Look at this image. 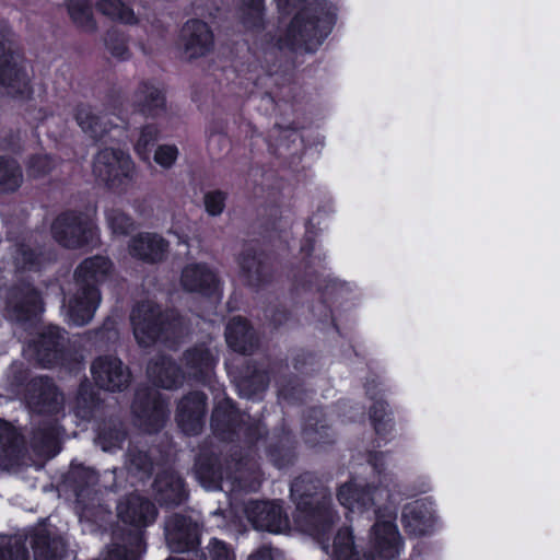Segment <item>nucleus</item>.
Segmentation results:
<instances>
[{
  "instance_id": "obj_8",
  "label": "nucleus",
  "mask_w": 560,
  "mask_h": 560,
  "mask_svg": "<svg viewBox=\"0 0 560 560\" xmlns=\"http://www.w3.org/2000/svg\"><path fill=\"white\" fill-rule=\"evenodd\" d=\"M93 173L109 188L121 189L132 179L135 164L128 153L106 148L96 154Z\"/></svg>"
},
{
  "instance_id": "obj_46",
  "label": "nucleus",
  "mask_w": 560,
  "mask_h": 560,
  "mask_svg": "<svg viewBox=\"0 0 560 560\" xmlns=\"http://www.w3.org/2000/svg\"><path fill=\"white\" fill-rule=\"evenodd\" d=\"M0 560H28L26 549L20 545H10L0 549Z\"/></svg>"
},
{
  "instance_id": "obj_24",
  "label": "nucleus",
  "mask_w": 560,
  "mask_h": 560,
  "mask_svg": "<svg viewBox=\"0 0 560 560\" xmlns=\"http://www.w3.org/2000/svg\"><path fill=\"white\" fill-rule=\"evenodd\" d=\"M184 361L188 373L199 377L206 376L212 371L217 358L210 348L200 345L186 351Z\"/></svg>"
},
{
  "instance_id": "obj_16",
  "label": "nucleus",
  "mask_w": 560,
  "mask_h": 560,
  "mask_svg": "<svg viewBox=\"0 0 560 560\" xmlns=\"http://www.w3.org/2000/svg\"><path fill=\"white\" fill-rule=\"evenodd\" d=\"M167 242L156 233H139L130 238L129 254L140 260L156 262L163 259L167 250Z\"/></svg>"
},
{
  "instance_id": "obj_19",
  "label": "nucleus",
  "mask_w": 560,
  "mask_h": 560,
  "mask_svg": "<svg viewBox=\"0 0 560 560\" xmlns=\"http://www.w3.org/2000/svg\"><path fill=\"white\" fill-rule=\"evenodd\" d=\"M182 285L191 292L211 293L218 288V279L213 271L200 264H190L182 272Z\"/></svg>"
},
{
  "instance_id": "obj_4",
  "label": "nucleus",
  "mask_w": 560,
  "mask_h": 560,
  "mask_svg": "<svg viewBox=\"0 0 560 560\" xmlns=\"http://www.w3.org/2000/svg\"><path fill=\"white\" fill-rule=\"evenodd\" d=\"M312 483L310 476L296 478L291 485V495L298 500V514L294 522L299 529L320 539L332 524L338 520L337 514L331 510L330 502L323 501L316 506H311L306 498L311 497ZM315 488L312 486V489Z\"/></svg>"
},
{
  "instance_id": "obj_6",
  "label": "nucleus",
  "mask_w": 560,
  "mask_h": 560,
  "mask_svg": "<svg viewBox=\"0 0 560 560\" xmlns=\"http://www.w3.org/2000/svg\"><path fill=\"white\" fill-rule=\"evenodd\" d=\"M334 24V14L322 4L305 8L291 23L288 40L292 45H305L306 50L318 46Z\"/></svg>"
},
{
  "instance_id": "obj_14",
  "label": "nucleus",
  "mask_w": 560,
  "mask_h": 560,
  "mask_svg": "<svg viewBox=\"0 0 560 560\" xmlns=\"http://www.w3.org/2000/svg\"><path fill=\"white\" fill-rule=\"evenodd\" d=\"M206 412V396L191 393L184 397L177 408L176 420L186 434L194 435L201 431Z\"/></svg>"
},
{
  "instance_id": "obj_32",
  "label": "nucleus",
  "mask_w": 560,
  "mask_h": 560,
  "mask_svg": "<svg viewBox=\"0 0 560 560\" xmlns=\"http://www.w3.org/2000/svg\"><path fill=\"white\" fill-rule=\"evenodd\" d=\"M23 180L22 171L13 160L0 158V192L18 189Z\"/></svg>"
},
{
  "instance_id": "obj_25",
  "label": "nucleus",
  "mask_w": 560,
  "mask_h": 560,
  "mask_svg": "<svg viewBox=\"0 0 560 560\" xmlns=\"http://www.w3.org/2000/svg\"><path fill=\"white\" fill-rule=\"evenodd\" d=\"M145 552V544L140 530L130 533L124 545L114 544L102 560H138Z\"/></svg>"
},
{
  "instance_id": "obj_26",
  "label": "nucleus",
  "mask_w": 560,
  "mask_h": 560,
  "mask_svg": "<svg viewBox=\"0 0 560 560\" xmlns=\"http://www.w3.org/2000/svg\"><path fill=\"white\" fill-rule=\"evenodd\" d=\"M135 104L143 114L155 116L163 110L165 100L159 86L143 83L135 93Z\"/></svg>"
},
{
  "instance_id": "obj_10",
  "label": "nucleus",
  "mask_w": 560,
  "mask_h": 560,
  "mask_svg": "<svg viewBox=\"0 0 560 560\" xmlns=\"http://www.w3.org/2000/svg\"><path fill=\"white\" fill-rule=\"evenodd\" d=\"M91 372L96 385L110 392L121 390L130 381L128 369L118 358L112 355L97 358Z\"/></svg>"
},
{
  "instance_id": "obj_47",
  "label": "nucleus",
  "mask_w": 560,
  "mask_h": 560,
  "mask_svg": "<svg viewBox=\"0 0 560 560\" xmlns=\"http://www.w3.org/2000/svg\"><path fill=\"white\" fill-rule=\"evenodd\" d=\"M386 416V406L383 401H377L371 409V419L377 433L383 430V420Z\"/></svg>"
},
{
  "instance_id": "obj_29",
  "label": "nucleus",
  "mask_w": 560,
  "mask_h": 560,
  "mask_svg": "<svg viewBox=\"0 0 560 560\" xmlns=\"http://www.w3.org/2000/svg\"><path fill=\"white\" fill-rule=\"evenodd\" d=\"M75 120L85 133L95 139L103 137L109 130L110 121L108 117L94 114L88 106L77 108Z\"/></svg>"
},
{
  "instance_id": "obj_31",
  "label": "nucleus",
  "mask_w": 560,
  "mask_h": 560,
  "mask_svg": "<svg viewBox=\"0 0 560 560\" xmlns=\"http://www.w3.org/2000/svg\"><path fill=\"white\" fill-rule=\"evenodd\" d=\"M40 383V395L37 402H33L34 407L38 409L39 412H57L59 411L63 397L60 393H58L55 385L48 380H39Z\"/></svg>"
},
{
  "instance_id": "obj_45",
  "label": "nucleus",
  "mask_w": 560,
  "mask_h": 560,
  "mask_svg": "<svg viewBox=\"0 0 560 560\" xmlns=\"http://www.w3.org/2000/svg\"><path fill=\"white\" fill-rule=\"evenodd\" d=\"M52 168V161L47 155H38L30 161L28 172L32 176L38 177Z\"/></svg>"
},
{
  "instance_id": "obj_17",
  "label": "nucleus",
  "mask_w": 560,
  "mask_h": 560,
  "mask_svg": "<svg viewBox=\"0 0 560 560\" xmlns=\"http://www.w3.org/2000/svg\"><path fill=\"white\" fill-rule=\"evenodd\" d=\"M117 511L122 522L138 527L151 524L156 516L155 506L138 494L128 495L118 504Z\"/></svg>"
},
{
  "instance_id": "obj_28",
  "label": "nucleus",
  "mask_w": 560,
  "mask_h": 560,
  "mask_svg": "<svg viewBox=\"0 0 560 560\" xmlns=\"http://www.w3.org/2000/svg\"><path fill=\"white\" fill-rule=\"evenodd\" d=\"M20 294L21 296L15 294L14 298L16 301L14 303L10 302L9 304L16 319H28L43 312L42 300L34 289L26 287Z\"/></svg>"
},
{
  "instance_id": "obj_37",
  "label": "nucleus",
  "mask_w": 560,
  "mask_h": 560,
  "mask_svg": "<svg viewBox=\"0 0 560 560\" xmlns=\"http://www.w3.org/2000/svg\"><path fill=\"white\" fill-rule=\"evenodd\" d=\"M158 137L159 131L153 125H147L141 129L139 139L135 144V150L140 159L149 161L151 148L158 140Z\"/></svg>"
},
{
  "instance_id": "obj_18",
  "label": "nucleus",
  "mask_w": 560,
  "mask_h": 560,
  "mask_svg": "<svg viewBox=\"0 0 560 560\" xmlns=\"http://www.w3.org/2000/svg\"><path fill=\"white\" fill-rule=\"evenodd\" d=\"M402 523L406 530L413 536L428 534L434 524L432 508L423 501H415L405 506Z\"/></svg>"
},
{
  "instance_id": "obj_7",
  "label": "nucleus",
  "mask_w": 560,
  "mask_h": 560,
  "mask_svg": "<svg viewBox=\"0 0 560 560\" xmlns=\"http://www.w3.org/2000/svg\"><path fill=\"white\" fill-rule=\"evenodd\" d=\"M54 238L63 247L77 248L83 245H95L98 242V230L88 214L67 212L59 215L52 223Z\"/></svg>"
},
{
  "instance_id": "obj_50",
  "label": "nucleus",
  "mask_w": 560,
  "mask_h": 560,
  "mask_svg": "<svg viewBox=\"0 0 560 560\" xmlns=\"http://www.w3.org/2000/svg\"><path fill=\"white\" fill-rule=\"evenodd\" d=\"M370 463L374 467V469L381 474L384 466V455L383 454H373L370 457Z\"/></svg>"
},
{
  "instance_id": "obj_41",
  "label": "nucleus",
  "mask_w": 560,
  "mask_h": 560,
  "mask_svg": "<svg viewBox=\"0 0 560 560\" xmlns=\"http://www.w3.org/2000/svg\"><path fill=\"white\" fill-rule=\"evenodd\" d=\"M178 153L176 145L163 144L155 150L154 161L164 168H171L175 164Z\"/></svg>"
},
{
  "instance_id": "obj_30",
  "label": "nucleus",
  "mask_w": 560,
  "mask_h": 560,
  "mask_svg": "<svg viewBox=\"0 0 560 560\" xmlns=\"http://www.w3.org/2000/svg\"><path fill=\"white\" fill-rule=\"evenodd\" d=\"M323 549L329 553L328 546L322 541ZM331 560H362L358 557L353 549V536L349 528L338 532L334 539L330 551ZM363 560H369L364 558Z\"/></svg>"
},
{
  "instance_id": "obj_33",
  "label": "nucleus",
  "mask_w": 560,
  "mask_h": 560,
  "mask_svg": "<svg viewBox=\"0 0 560 560\" xmlns=\"http://www.w3.org/2000/svg\"><path fill=\"white\" fill-rule=\"evenodd\" d=\"M97 10L115 21L127 24L136 22L133 11L120 0H102L97 3Z\"/></svg>"
},
{
  "instance_id": "obj_38",
  "label": "nucleus",
  "mask_w": 560,
  "mask_h": 560,
  "mask_svg": "<svg viewBox=\"0 0 560 560\" xmlns=\"http://www.w3.org/2000/svg\"><path fill=\"white\" fill-rule=\"evenodd\" d=\"M240 267L245 281L250 285H256L261 280V265L255 255L246 254L240 258Z\"/></svg>"
},
{
  "instance_id": "obj_36",
  "label": "nucleus",
  "mask_w": 560,
  "mask_h": 560,
  "mask_svg": "<svg viewBox=\"0 0 560 560\" xmlns=\"http://www.w3.org/2000/svg\"><path fill=\"white\" fill-rule=\"evenodd\" d=\"M106 222L114 235H127L135 229L133 220L119 209L108 210Z\"/></svg>"
},
{
  "instance_id": "obj_39",
  "label": "nucleus",
  "mask_w": 560,
  "mask_h": 560,
  "mask_svg": "<svg viewBox=\"0 0 560 560\" xmlns=\"http://www.w3.org/2000/svg\"><path fill=\"white\" fill-rule=\"evenodd\" d=\"M14 253V264L18 268L32 269L39 266V256L28 245L22 244L16 246Z\"/></svg>"
},
{
  "instance_id": "obj_43",
  "label": "nucleus",
  "mask_w": 560,
  "mask_h": 560,
  "mask_svg": "<svg viewBox=\"0 0 560 560\" xmlns=\"http://www.w3.org/2000/svg\"><path fill=\"white\" fill-rule=\"evenodd\" d=\"M225 194L219 190L207 192L203 198L206 211L212 217L220 215L225 208Z\"/></svg>"
},
{
  "instance_id": "obj_51",
  "label": "nucleus",
  "mask_w": 560,
  "mask_h": 560,
  "mask_svg": "<svg viewBox=\"0 0 560 560\" xmlns=\"http://www.w3.org/2000/svg\"><path fill=\"white\" fill-rule=\"evenodd\" d=\"M127 52H128V50H127V48L125 46H120V47L112 49V54L114 56H116V57H119V58H125Z\"/></svg>"
},
{
  "instance_id": "obj_2",
  "label": "nucleus",
  "mask_w": 560,
  "mask_h": 560,
  "mask_svg": "<svg viewBox=\"0 0 560 560\" xmlns=\"http://www.w3.org/2000/svg\"><path fill=\"white\" fill-rule=\"evenodd\" d=\"M113 270L112 261L103 256L85 259L75 270V289L66 303V318L75 326L91 322L101 302L96 285L105 281Z\"/></svg>"
},
{
  "instance_id": "obj_34",
  "label": "nucleus",
  "mask_w": 560,
  "mask_h": 560,
  "mask_svg": "<svg viewBox=\"0 0 560 560\" xmlns=\"http://www.w3.org/2000/svg\"><path fill=\"white\" fill-rule=\"evenodd\" d=\"M68 10L72 21L83 31L92 32L95 30L92 10L86 0H70Z\"/></svg>"
},
{
  "instance_id": "obj_22",
  "label": "nucleus",
  "mask_w": 560,
  "mask_h": 560,
  "mask_svg": "<svg viewBox=\"0 0 560 560\" xmlns=\"http://www.w3.org/2000/svg\"><path fill=\"white\" fill-rule=\"evenodd\" d=\"M228 345L237 352L249 353L255 347V339L247 322L241 317L230 320L225 331Z\"/></svg>"
},
{
  "instance_id": "obj_12",
  "label": "nucleus",
  "mask_w": 560,
  "mask_h": 560,
  "mask_svg": "<svg viewBox=\"0 0 560 560\" xmlns=\"http://www.w3.org/2000/svg\"><path fill=\"white\" fill-rule=\"evenodd\" d=\"M198 526L190 518L172 515L165 523V537L173 552H185L198 544Z\"/></svg>"
},
{
  "instance_id": "obj_11",
  "label": "nucleus",
  "mask_w": 560,
  "mask_h": 560,
  "mask_svg": "<svg viewBox=\"0 0 560 560\" xmlns=\"http://www.w3.org/2000/svg\"><path fill=\"white\" fill-rule=\"evenodd\" d=\"M248 521L256 529L283 533L289 528V520L276 502H249L245 509Z\"/></svg>"
},
{
  "instance_id": "obj_15",
  "label": "nucleus",
  "mask_w": 560,
  "mask_h": 560,
  "mask_svg": "<svg viewBox=\"0 0 560 560\" xmlns=\"http://www.w3.org/2000/svg\"><path fill=\"white\" fill-rule=\"evenodd\" d=\"M63 337L58 327L46 328L27 351L44 366H51L59 362L62 357Z\"/></svg>"
},
{
  "instance_id": "obj_9",
  "label": "nucleus",
  "mask_w": 560,
  "mask_h": 560,
  "mask_svg": "<svg viewBox=\"0 0 560 560\" xmlns=\"http://www.w3.org/2000/svg\"><path fill=\"white\" fill-rule=\"evenodd\" d=\"M139 425L148 432L158 431L168 417V408L155 392L139 390L132 405Z\"/></svg>"
},
{
  "instance_id": "obj_1",
  "label": "nucleus",
  "mask_w": 560,
  "mask_h": 560,
  "mask_svg": "<svg viewBox=\"0 0 560 560\" xmlns=\"http://www.w3.org/2000/svg\"><path fill=\"white\" fill-rule=\"evenodd\" d=\"M339 503L349 512L364 513L375 508L376 521L370 533V549L373 560H394L401 550L402 542L395 524L393 505L397 498L383 485L373 491L351 480L340 486L337 492Z\"/></svg>"
},
{
  "instance_id": "obj_40",
  "label": "nucleus",
  "mask_w": 560,
  "mask_h": 560,
  "mask_svg": "<svg viewBox=\"0 0 560 560\" xmlns=\"http://www.w3.org/2000/svg\"><path fill=\"white\" fill-rule=\"evenodd\" d=\"M203 560H234V555L223 541L213 538L207 546Z\"/></svg>"
},
{
  "instance_id": "obj_13",
  "label": "nucleus",
  "mask_w": 560,
  "mask_h": 560,
  "mask_svg": "<svg viewBox=\"0 0 560 560\" xmlns=\"http://www.w3.org/2000/svg\"><path fill=\"white\" fill-rule=\"evenodd\" d=\"M180 45L187 58L202 57L212 49L213 35L206 23L188 21L180 33Z\"/></svg>"
},
{
  "instance_id": "obj_3",
  "label": "nucleus",
  "mask_w": 560,
  "mask_h": 560,
  "mask_svg": "<svg viewBox=\"0 0 560 560\" xmlns=\"http://www.w3.org/2000/svg\"><path fill=\"white\" fill-rule=\"evenodd\" d=\"M136 340L141 347H148L158 340L168 341L184 331L180 318L173 313L163 314L152 301L138 303L130 315Z\"/></svg>"
},
{
  "instance_id": "obj_49",
  "label": "nucleus",
  "mask_w": 560,
  "mask_h": 560,
  "mask_svg": "<svg viewBox=\"0 0 560 560\" xmlns=\"http://www.w3.org/2000/svg\"><path fill=\"white\" fill-rule=\"evenodd\" d=\"M248 560H278L272 549L262 547L250 555Z\"/></svg>"
},
{
  "instance_id": "obj_44",
  "label": "nucleus",
  "mask_w": 560,
  "mask_h": 560,
  "mask_svg": "<svg viewBox=\"0 0 560 560\" xmlns=\"http://www.w3.org/2000/svg\"><path fill=\"white\" fill-rule=\"evenodd\" d=\"M125 440V433L120 430H113L101 433L96 439V444L105 452H110L120 447Z\"/></svg>"
},
{
  "instance_id": "obj_42",
  "label": "nucleus",
  "mask_w": 560,
  "mask_h": 560,
  "mask_svg": "<svg viewBox=\"0 0 560 560\" xmlns=\"http://www.w3.org/2000/svg\"><path fill=\"white\" fill-rule=\"evenodd\" d=\"M243 7L247 10L244 24L248 27L259 25L262 18V0H242Z\"/></svg>"
},
{
  "instance_id": "obj_20",
  "label": "nucleus",
  "mask_w": 560,
  "mask_h": 560,
  "mask_svg": "<svg viewBox=\"0 0 560 560\" xmlns=\"http://www.w3.org/2000/svg\"><path fill=\"white\" fill-rule=\"evenodd\" d=\"M237 466L236 470L240 474V476L232 477L229 472H226L225 477L222 471H215L212 467H207L201 463H198L196 468V476L200 482V485L207 489V490H217L223 488L224 480L229 481L231 479L232 487L230 488L231 491L237 490V489H246V486L242 483L243 478V464L242 462H238L235 464Z\"/></svg>"
},
{
  "instance_id": "obj_21",
  "label": "nucleus",
  "mask_w": 560,
  "mask_h": 560,
  "mask_svg": "<svg viewBox=\"0 0 560 560\" xmlns=\"http://www.w3.org/2000/svg\"><path fill=\"white\" fill-rule=\"evenodd\" d=\"M158 500L163 504H179L186 498L183 480L175 472H164L155 479Z\"/></svg>"
},
{
  "instance_id": "obj_52",
  "label": "nucleus",
  "mask_w": 560,
  "mask_h": 560,
  "mask_svg": "<svg viewBox=\"0 0 560 560\" xmlns=\"http://www.w3.org/2000/svg\"><path fill=\"white\" fill-rule=\"evenodd\" d=\"M315 433H317V432L313 431V430H310V429L305 430V435H306L307 442L314 443V444L318 443V441L315 438H313V434H315Z\"/></svg>"
},
{
  "instance_id": "obj_5",
  "label": "nucleus",
  "mask_w": 560,
  "mask_h": 560,
  "mask_svg": "<svg viewBox=\"0 0 560 560\" xmlns=\"http://www.w3.org/2000/svg\"><path fill=\"white\" fill-rule=\"evenodd\" d=\"M8 26L0 21V93L12 97L26 96L31 92L28 66L8 46Z\"/></svg>"
},
{
  "instance_id": "obj_48",
  "label": "nucleus",
  "mask_w": 560,
  "mask_h": 560,
  "mask_svg": "<svg viewBox=\"0 0 560 560\" xmlns=\"http://www.w3.org/2000/svg\"><path fill=\"white\" fill-rule=\"evenodd\" d=\"M75 478L84 479L88 486L95 485L97 482V475L91 468H80L78 471L72 472Z\"/></svg>"
},
{
  "instance_id": "obj_35",
  "label": "nucleus",
  "mask_w": 560,
  "mask_h": 560,
  "mask_svg": "<svg viewBox=\"0 0 560 560\" xmlns=\"http://www.w3.org/2000/svg\"><path fill=\"white\" fill-rule=\"evenodd\" d=\"M18 439L15 430L7 422L0 420V468H8L7 457L14 453Z\"/></svg>"
},
{
  "instance_id": "obj_27",
  "label": "nucleus",
  "mask_w": 560,
  "mask_h": 560,
  "mask_svg": "<svg viewBox=\"0 0 560 560\" xmlns=\"http://www.w3.org/2000/svg\"><path fill=\"white\" fill-rule=\"evenodd\" d=\"M35 560H60L66 551L62 538L48 536L40 529L33 540Z\"/></svg>"
},
{
  "instance_id": "obj_23",
  "label": "nucleus",
  "mask_w": 560,
  "mask_h": 560,
  "mask_svg": "<svg viewBox=\"0 0 560 560\" xmlns=\"http://www.w3.org/2000/svg\"><path fill=\"white\" fill-rule=\"evenodd\" d=\"M148 375L155 385L166 389L178 386L183 380V374L175 364L164 357L149 364Z\"/></svg>"
}]
</instances>
